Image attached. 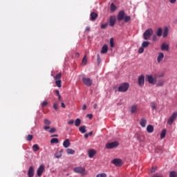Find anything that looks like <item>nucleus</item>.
I'll return each instance as SVG.
<instances>
[{
  "label": "nucleus",
  "mask_w": 177,
  "mask_h": 177,
  "mask_svg": "<svg viewBox=\"0 0 177 177\" xmlns=\"http://www.w3.org/2000/svg\"><path fill=\"white\" fill-rule=\"evenodd\" d=\"M73 172H75V174H80V175H87L88 174L85 167L81 166L73 168Z\"/></svg>",
  "instance_id": "1"
},
{
  "label": "nucleus",
  "mask_w": 177,
  "mask_h": 177,
  "mask_svg": "<svg viewBox=\"0 0 177 177\" xmlns=\"http://www.w3.org/2000/svg\"><path fill=\"white\" fill-rule=\"evenodd\" d=\"M129 89V84L124 82L118 88V92H127Z\"/></svg>",
  "instance_id": "2"
},
{
  "label": "nucleus",
  "mask_w": 177,
  "mask_h": 177,
  "mask_svg": "<svg viewBox=\"0 0 177 177\" xmlns=\"http://www.w3.org/2000/svg\"><path fill=\"white\" fill-rule=\"evenodd\" d=\"M153 35V29L148 28L143 34V38L145 40L150 39V37Z\"/></svg>",
  "instance_id": "3"
},
{
  "label": "nucleus",
  "mask_w": 177,
  "mask_h": 177,
  "mask_svg": "<svg viewBox=\"0 0 177 177\" xmlns=\"http://www.w3.org/2000/svg\"><path fill=\"white\" fill-rule=\"evenodd\" d=\"M176 118L177 112H174L167 120L168 125H172V124H174V122L176 120Z\"/></svg>",
  "instance_id": "4"
},
{
  "label": "nucleus",
  "mask_w": 177,
  "mask_h": 177,
  "mask_svg": "<svg viewBox=\"0 0 177 177\" xmlns=\"http://www.w3.org/2000/svg\"><path fill=\"white\" fill-rule=\"evenodd\" d=\"M82 82L86 86H92V84H93V81L89 77H82Z\"/></svg>",
  "instance_id": "5"
},
{
  "label": "nucleus",
  "mask_w": 177,
  "mask_h": 177,
  "mask_svg": "<svg viewBox=\"0 0 177 177\" xmlns=\"http://www.w3.org/2000/svg\"><path fill=\"white\" fill-rule=\"evenodd\" d=\"M44 171H45V166L44 165H41L37 169V176H42V174H44Z\"/></svg>",
  "instance_id": "6"
},
{
  "label": "nucleus",
  "mask_w": 177,
  "mask_h": 177,
  "mask_svg": "<svg viewBox=\"0 0 177 177\" xmlns=\"http://www.w3.org/2000/svg\"><path fill=\"white\" fill-rule=\"evenodd\" d=\"M117 146H118V142L117 141L109 142L106 145V149H114V147H117Z\"/></svg>",
  "instance_id": "7"
},
{
  "label": "nucleus",
  "mask_w": 177,
  "mask_h": 177,
  "mask_svg": "<svg viewBox=\"0 0 177 177\" xmlns=\"http://www.w3.org/2000/svg\"><path fill=\"white\" fill-rule=\"evenodd\" d=\"M112 162L115 167H122V160L119 158H115L112 160Z\"/></svg>",
  "instance_id": "8"
},
{
  "label": "nucleus",
  "mask_w": 177,
  "mask_h": 177,
  "mask_svg": "<svg viewBox=\"0 0 177 177\" xmlns=\"http://www.w3.org/2000/svg\"><path fill=\"white\" fill-rule=\"evenodd\" d=\"M138 85L139 86L145 85V75H141L138 77Z\"/></svg>",
  "instance_id": "9"
},
{
  "label": "nucleus",
  "mask_w": 177,
  "mask_h": 177,
  "mask_svg": "<svg viewBox=\"0 0 177 177\" xmlns=\"http://www.w3.org/2000/svg\"><path fill=\"white\" fill-rule=\"evenodd\" d=\"M124 17H125V12L124 10L120 11L118 15V21H121L124 20Z\"/></svg>",
  "instance_id": "10"
},
{
  "label": "nucleus",
  "mask_w": 177,
  "mask_h": 177,
  "mask_svg": "<svg viewBox=\"0 0 177 177\" xmlns=\"http://www.w3.org/2000/svg\"><path fill=\"white\" fill-rule=\"evenodd\" d=\"M116 18L115 16H111L109 17V26L111 27H114L115 25Z\"/></svg>",
  "instance_id": "11"
},
{
  "label": "nucleus",
  "mask_w": 177,
  "mask_h": 177,
  "mask_svg": "<svg viewBox=\"0 0 177 177\" xmlns=\"http://www.w3.org/2000/svg\"><path fill=\"white\" fill-rule=\"evenodd\" d=\"M146 80L149 82V84H154V77L151 75H146Z\"/></svg>",
  "instance_id": "12"
},
{
  "label": "nucleus",
  "mask_w": 177,
  "mask_h": 177,
  "mask_svg": "<svg viewBox=\"0 0 177 177\" xmlns=\"http://www.w3.org/2000/svg\"><path fill=\"white\" fill-rule=\"evenodd\" d=\"M97 13L93 12L90 14V20L91 21H95V20H96V19H97Z\"/></svg>",
  "instance_id": "13"
},
{
  "label": "nucleus",
  "mask_w": 177,
  "mask_h": 177,
  "mask_svg": "<svg viewBox=\"0 0 177 177\" xmlns=\"http://www.w3.org/2000/svg\"><path fill=\"white\" fill-rule=\"evenodd\" d=\"M161 50H166V52H168L169 50V45H168L167 43L162 44Z\"/></svg>",
  "instance_id": "14"
},
{
  "label": "nucleus",
  "mask_w": 177,
  "mask_h": 177,
  "mask_svg": "<svg viewBox=\"0 0 177 177\" xmlns=\"http://www.w3.org/2000/svg\"><path fill=\"white\" fill-rule=\"evenodd\" d=\"M28 177H33L34 176V167L30 166L28 171Z\"/></svg>",
  "instance_id": "15"
},
{
  "label": "nucleus",
  "mask_w": 177,
  "mask_h": 177,
  "mask_svg": "<svg viewBox=\"0 0 177 177\" xmlns=\"http://www.w3.org/2000/svg\"><path fill=\"white\" fill-rule=\"evenodd\" d=\"M162 60H164V53H159L157 57V62L158 63H161Z\"/></svg>",
  "instance_id": "16"
},
{
  "label": "nucleus",
  "mask_w": 177,
  "mask_h": 177,
  "mask_svg": "<svg viewBox=\"0 0 177 177\" xmlns=\"http://www.w3.org/2000/svg\"><path fill=\"white\" fill-rule=\"evenodd\" d=\"M109 51V47L107 46V44H104L101 49V53L102 55H104L105 53H107Z\"/></svg>",
  "instance_id": "17"
},
{
  "label": "nucleus",
  "mask_w": 177,
  "mask_h": 177,
  "mask_svg": "<svg viewBox=\"0 0 177 177\" xmlns=\"http://www.w3.org/2000/svg\"><path fill=\"white\" fill-rule=\"evenodd\" d=\"M88 154L90 158H93V157L95 156V154H96V151H95V149H90L88 151Z\"/></svg>",
  "instance_id": "18"
},
{
  "label": "nucleus",
  "mask_w": 177,
  "mask_h": 177,
  "mask_svg": "<svg viewBox=\"0 0 177 177\" xmlns=\"http://www.w3.org/2000/svg\"><path fill=\"white\" fill-rule=\"evenodd\" d=\"M153 131L154 127H153V125L149 124L147 127V132H148V133H153Z\"/></svg>",
  "instance_id": "19"
},
{
  "label": "nucleus",
  "mask_w": 177,
  "mask_h": 177,
  "mask_svg": "<svg viewBox=\"0 0 177 177\" xmlns=\"http://www.w3.org/2000/svg\"><path fill=\"white\" fill-rule=\"evenodd\" d=\"M71 144L70 143V140L69 139H66L64 142H63V146L65 147V149H67L68 147H70V145Z\"/></svg>",
  "instance_id": "20"
},
{
  "label": "nucleus",
  "mask_w": 177,
  "mask_h": 177,
  "mask_svg": "<svg viewBox=\"0 0 177 177\" xmlns=\"http://www.w3.org/2000/svg\"><path fill=\"white\" fill-rule=\"evenodd\" d=\"M136 111H138V106L132 105L131 106L130 113H131V114H134V113H136Z\"/></svg>",
  "instance_id": "21"
},
{
  "label": "nucleus",
  "mask_w": 177,
  "mask_h": 177,
  "mask_svg": "<svg viewBox=\"0 0 177 177\" xmlns=\"http://www.w3.org/2000/svg\"><path fill=\"white\" fill-rule=\"evenodd\" d=\"M146 124H147V120L145 118H142L140 122V125L142 127L145 128L146 127Z\"/></svg>",
  "instance_id": "22"
},
{
  "label": "nucleus",
  "mask_w": 177,
  "mask_h": 177,
  "mask_svg": "<svg viewBox=\"0 0 177 177\" xmlns=\"http://www.w3.org/2000/svg\"><path fill=\"white\" fill-rule=\"evenodd\" d=\"M169 31V29H168V28L166 27L164 28L163 33H162L163 38H167Z\"/></svg>",
  "instance_id": "23"
},
{
  "label": "nucleus",
  "mask_w": 177,
  "mask_h": 177,
  "mask_svg": "<svg viewBox=\"0 0 177 177\" xmlns=\"http://www.w3.org/2000/svg\"><path fill=\"white\" fill-rule=\"evenodd\" d=\"M80 132L85 133L86 132V126H82L79 128Z\"/></svg>",
  "instance_id": "24"
},
{
  "label": "nucleus",
  "mask_w": 177,
  "mask_h": 177,
  "mask_svg": "<svg viewBox=\"0 0 177 177\" xmlns=\"http://www.w3.org/2000/svg\"><path fill=\"white\" fill-rule=\"evenodd\" d=\"M162 35V28H159L156 31V36L161 37Z\"/></svg>",
  "instance_id": "25"
},
{
  "label": "nucleus",
  "mask_w": 177,
  "mask_h": 177,
  "mask_svg": "<svg viewBox=\"0 0 177 177\" xmlns=\"http://www.w3.org/2000/svg\"><path fill=\"white\" fill-rule=\"evenodd\" d=\"M117 10V6H115L114 3L111 4V12H114Z\"/></svg>",
  "instance_id": "26"
},
{
  "label": "nucleus",
  "mask_w": 177,
  "mask_h": 177,
  "mask_svg": "<svg viewBox=\"0 0 177 177\" xmlns=\"http://www.w3.org/2000/svg\"><path fill=\"white\" fill-rule=\"evenodd\" d=\"M167 134V130L165 129H164L160 134V139H164V138H165V135Z\"/></svg>",
  "instance_id": "27"
},
{
  "label": "nucleus",
  "mask_w": 177,
  "mask_h": 177,
  "mask_svg": "<svg viewBox=\"0 0 177 177\" xmlns=\"http://www.w3.org/2000/svg\"><path fill=\"white\" fill-rule=\"evenodd\" d=\"M75 127H80L81 125V119L77 118L75 121Z\"/></svg>",
  "instance_id": "28"
},
{
  "label": "nucleus",
  "mask_w": 177,
  "mask_h": 177,
  "mask_svg": "<svg viewBox=\"0 0 177 177\" xmlns=\"http://www.w3.org/2000/svg\"><path fill=\"white\" fill-rule=\"evenodd\" d=\"M123 20H124V23H128V21H129L131 20V16L124 15Z\"/></svg>",
  "instance_id": "29"
},
{
  "label": "nucleus",
  "mask_w": 177,
  "mask_h": 177,
  "mask_svg": "<svg viewBox=\"0 0 177 177\" xmlns=\"http://www.w3.org/2000/svg\"><path fill=\"white\" fill-rule=\"evenodd\" d=\"M149 45H150V42H149V41H143L142 43V47H143V48H148Z\"/></svg>",
  "instance_id": "30"
},
{
  "label": "nucleus",
  "mask_w": 177,
  "mask_h": 177,
  "mask_svg": "<svg viewBox=\"0 0 177 177\" xmlns=\"http://www.w3.org/2000/svg\"><path fill=\"white\" fill-rule=\"evenodd\" d=\"M169 177H177V172L175 171H170Z\"/></svg>",
  "instance_id": "31"
},
{
  "label": "nucleus",
  "mask_w": 177,
  "mask_h": 177,
  "mask_svg": "<svg viewBox=\"0 0 177 177\" xmlns=\"http://www.w3.org/2000/svg\"><path fill=\"white\" fill-rule=\"evenodd\" d=\"M32 149H33V151H38V150H39V146H38V145L37 144H35L32 146Z\"/></svg>",
  "instance_id": "32"
},
{
  "label": "nucleus",
  "mask_w": 177,
  "mask_h": 177,
  "mask_svg": "<svg viewBox=\"0 0 177 177\" xmlns=\"http://www.w3.org/2000/svg\"><path fill=\"white\" fill-rule=\"evenodd\" d=\"M156 85L157 86H162V85H164V81L162 80H159Z\"/></svg>",
  "instance_id": "33"
},
{
  "label": "nucleus",
  "mask_w": 177,
  "mask_h": 177,
  "mask_svg": "<svg viewBox=\"0 0 177 177\" xmlns=\"http://www.w3.org/2000/svg\"><path fill=\"white\" fill-rule=\"evenodd\" d=\"M51 145H53V143H59V139L58 138H53L50 140Z\"/></svg>",
  "instance_id": "34"
},
{
  "label": "nucleus",
  "mask_w": 177,
  "mask_h": 177,
  "mask_svg": "<svg viewBox=\"0 0 177 177\" xmlns=\"http://www.w3.org/2000/svg\"><path fill=\"white\" fill-rule=\"evenodd\" d=\"M60 78H62V73H58L57 75H55V77H54V79L57 81V80H60Z\"/></svg>",
  "instance_id": "35"
},
{
  "label": "nucleus",
  "mask_w": 177,
  "mask_h": 177,
  "mask_svg": "<svg viewBox=\"0 0 177 177\" xmlns=\"http://www.w3.org/2000/svg\"><path fill=\"white\" fill-rule=\"evenodd\" d=\"M66 153H67V154H74V153H75V151H74L72 149H68L66 150Z\"/></svg>",
  "instance_id": "36"
},
{
  "label": "nucleus",
  "mask_w": 177,
  "mask_h": 177,
  "mask_svg": "<svg viewBox=\"0 0 177 177\" xmlns=\"http://www.w3.org/2000/svg\"><path fill=\"white\" fill-rule=\"evenodd\" d=\"M55 84L58 88H62V80H56Z\"/></svg>",
  "instance_id": "37"
},
{
  "label": "nucleus",
  "mask_w": 177,
  "mask_h": 177,
  "mask_svg": "<svg viewBox=\"0 0 177 177\" xmlns=\"http://www.w3.org/2000/svg\"><path fill=\"white\" fill-rule=\"evenodd\" d=\"M44 122L46 126L50 125V124H52V122H50V120H49L48 119H44Z\"/></svg>",
  "instance_id": "38"
},
{
  "label": "nucleus",
  "mask_w": 177,
  "mask_h": 177,
  "mask_svg": "<svg viewBox=\"0 0 177 177\" xmlns=\"http://www.w3.org/2000/svg\"><path fill=\"white\" fill-rule=\"evenodd\" d=\"M151 107L152 110H157V106L156 105V102H151Z\"/></svg>",
  "instance_id": "39"
},
{
  "label": "nucleus",
  "mask_w": 177,
  "mask_h": 177,
  "mask_svg": "<svg viewBox=\"0 0 177 177\" xmlns=\"http://www.w3.org/2000/svg\"><path fill=\"white\" fill-rule=\"evenodd\" d=\"M88 63V59L86 58V55H84V57L82 59V64H86Z\"/></svg>",
  "instance_id": "40"
},
{
  "label": "nucleus",
  "mask_w": 177,
  "mask_h": 177,
  "mask_svg": "<svg viewBox=\"0 0 177 177\" xmlns=\"http://www.w3.org/2000/svg\"><path fill=\"white\" fill-rule=\"evenodd\" d=\"M110 46H111V48H114V39L113 38L110 39Z\"/></svg>",
  "instance_id": "41"
},
{
  "label": "nucleus",
  "mask_w": 177,
  "mask_h": 177,
  "mask_svg": "<svg viewBox=\"0 0 177 177\" xmlns=\"http://www.w3.org/2000/svg\"><path fill=\"white\" fill-rule=\"evenodd\" d=\"M32 138H34V136L31 134H29L26 138V140L31 141L32 140Z\"/></svg>",
  "instance_id": "42"
},
{
  "label": "nucleus",
  "mask_w": 177,
  "mask_h": 177,
  "mask_svg": "<svg viewBox=\"0 0 177 177\" xmlns=\"http://www.w3.org/2000/svg\"><path fill=\"white\" fill-rule=\"evenodd\" d=\"M96 177H107V174L105 173H101L97 174Z\"/></svg>",
  "instance_id": "43"
},
{
  "label": "nucleus",
  "mask_w": 177,
  "mask_h": 177,
  "mask_svg": "<svg viewBox=\"0 0 177 177\" xmlns=\"http://www.w3.org/2000/svg\"><path fill=\"white\" fill-rule=\"evenodd\" d=\"M48 132L49 133H55V132H56V129L55 127H53L48 131Z\"/></svg>",
  "instance_id": "44"
},
{
  "label": "nucleus",
  "mask_w": 177,
  "mask_h": 177,
  "mask_svg": "<svg viewBox=\"0 0 177 177\" xmlns=\"http://www.w3.org/2000/svg\"><path fill=\"white\" fill-rule=\"evenodd\" d=\"M55 158H60V157H62V153H57L55 154Z\"/></svg>",
  "instance_id": "45"
},
{
  "label": "nucleus",
  "mask_w": 177,
  "mask_h": 177,
  "mask_svg": "<svg viewBox=\"0 0 177 177\" xmlns=\"http://www.w3.org/2000/svg\"><path fill=\"white\" fill-rule=\"evenodd\" d=\"M145 52V48L143 47H140L138 50V53H143Z\"/></svg>",
  "instance_id": "46"
},
{
  "label": "nucleus",
  "mask_w": 177,
  "mask_h": 177,
  "mask_svg": "<svg viewBox=\"0 0 177 177\" xmlns=\"http://www.w3.org/2000/svg\"><path fill=\"white\" fill-rule=\"evenodd\" d=\"M53 109H54L56 111H57V110L59 109V107L57 106V103H55V104H53Z\"/></svg>",
  "instance_id": "47"
},
{
  "label": "nucleus",
  "mask_w": 177,
  "mask_h": 177,
  "mask_svg": "<svg viewBox=\"0 0 177 177\" xmlns=\"http://www.w3.org/2000/svg\"><path fill=\"white\" fill-rule=\"evenodd\" d=\"M43 128L44 131H48V129H50V126L46 125V126H44Z\"/></svg>",
  "instance_id": "48"
},
{
  "label": "nucleus",
  "mask_w": 177,
  "mask_h": 177,
  "mask_svg": "<svg viewBox=\"0 0 177 177\" xmlns=\"http://www.w3.org/2000/svg\"><path fill=\"white\" fill-rule=\"evenodd\" d=\"M68 125H73L74 124V120H71L68 121Z\"/></svg>",
  "instance_id": "49"
},
{
  "label": "nucleus",
  "mask_w": 177,
  "mask_h": 177,
  "mask_svg": "<svg viewBox=\"0 0 177 177\" xmlns=\"http://www.w3.org/2000/svg\"><path fill=\"white\" fill-rule=\"evenodd\" d=\"M47 105H48V102H46V101H44L41 103V107H45V106H47Z\"/></svg>",
  "instance_id": "50"
},
{
  "label": "nucleus",
  "mask_w": 177,
  "mask_h": 177,
  "mask_svg": "<svg viewBox=\"0 0 177 177\" xmlns=\"http://www.w3.org/2000/svg\"><path fill=\"white\" fill-rule=\"evenodd\" d=\"M97 62L98 64H100V55H97Z\"/></svg>",
  "instance_id": "51"
},
{
  "label": "nucleus",
  "mask_w": 177,
  "mask_h": 177,
  "mask_svg": "<svg viewBox=\"0 0 177 177\" xmlns=\"http://www.w3.org/2000/svg\"><path fill=\"white\" fill-rule=\"evenodd\" d=\"M107 26H109L108 24H104L101 25V28H106V27H107Z\"/></svg>",
  "instance_id": "52"
},
{
  "label": "nucleus",
  "mask_w": 177,
  "mask_h": 177,
  "mask_svg": "<svg viewBox=\"0 0 177 177\" xmlns=\"http://www.w3.org/2000/svg\"><path fill=\"white\" fill-rule=\"evenodd\" d=\"M162 77H164V73H161L160 74H159L158 75V78H162Z\"/></svg>",
  "instance_id": "53"
},
{
  "label": "nucleus",
  "mask_w": 177,
  "mask_h": 177,
  "mask_svg": "<svg viewBox=\"0 0 177 177\" xmlns=\"http://www.w3.org/2000/svg\"><path fill=\"white\" fill-rule=\"evenodd\" d=\"M87 117H88V118H89L90 120H92V118H93V115H92V114H88V115H87Z\"/></svg>",
  "instance_id": "54"
},
{
  "label": "nucleus",
  "mask_w": 177,
  "mask_h": 177,
  "mask_svg": "<svg viewBox=\"0 0 177 177\" xmlns=\"http://www.w3.org/2000/svg\"><path fill=\"white\" fill-rule=\"evenodd\" d=\"M61 106L63 109H66V104L64 102L61 103Z\"/></svg>",
  "instance_id": "55"
},
{
  "label": "nucleus",
  "mask_w": 177,
  "mask_h": 177,
  "mask_svg": "<svg viewBox=\"0 0 177 177\" xmlns=\"http://www.w3.org/2000/svg\"><path fill=\"white\" fill-rule=\"evenodd\" d=\"M152 39L153 41H157V36L153 35Z\"/></svg>",
  "instance_id": "56"
},
{
  "label": "nucleus",
  "mask_w": 177,
  "mask_h": 177,
  "mask_svg": "<svg viewBox=\"0 0 177 177\" xmlns=\"http://www.w3.org/2000/svg\"><path fill=\"white\" fill-rule=\"evenodd\" d=\"M55 93L56 95H57V96L60 95V92L59 91V90H56Z\"/></svg>",
  "instance_id": "57"
},
{
  "label": "nucleus",
  "mask_w": 177,
  "mask_h": 177,
  "mask_svg": "<svg viewBox=\"0 0 177 177\" xmlns=\"http://www.w3.org/2000/svg\"><path fill=\"white\" fill-rule=\"evenodd\" d=\"M85 31H87V32L91 31V28L86 27V29H85Z\"/></svg>",
  "instance_id": "58"
},
{
  "label": "nucleus",
  "mask_w": 177,
  "mask_h": 177,
  "mask_svg": "<svg viewBox=\"0 0 177 177\" xmlns=\"http://www.w3.org/2000/svg\"><path fill=\"white\" fill-rule=\"evenodd\" d=\"M170 3H175L176 2V0H169Z\"/></svg>",
  "instance_id": "59"
},
{
  "label": "nucleus",
  "mask_w": 177,
  "mask_h": 177,
  "mask_svg": "<svg viewBox=\"0 0 177 177\" xmlns=\"http://www.w3.org/2000/svg\"><path fill=\"white\" fill-rule=\"evenodd\" d=\"M58 100L59 102H62V95H58Z\"/></svg>",
  "instance_id": "60"
},
{
  "label": "nucleus",
  "mask_w": 177,
  "mask_h": 177,
  "mask_svg": "<svg viewBox=\"0 0 177 177\" xmlns=\"http://www.w3.org/2000/svg\"><path fill=\"white\" fill-rule=\"evenodd\" d=\"M89 136L88 133H86L84 134V138H86V139H88V137Z\"/></svg>",
  "instance_id": "61"
},
{
  "label": "nucleus",
  "mask_w": 177,
  "mask_h": 177,
  "mask_svg": "<svg viewBox=\"0 0 177 177\" xmlns=\"http://www.w3.org/2000/svg\"><path fill=\"white\" fill-rule=\"evenodd\" d=\"M87 134H88V136H92V135H93V132L91 131L90 133H88Z\"/></svg>",
  "instance_id": "62"
},
{
  "label": "nucleus",
  "mask_w": 177,
  "mask_h": 177,
  "mask_svg": "<svg viewBox=\"0 0 177 177\" xmlns=\"http://www.w3.org/2000/svg\"><path fill=\"white\" fill-rule=\"evenodd\" d=\"M86 109V105L84 104L82 107V110H85Z\"/></svg>",
  "instance_id": "63"
},
{
  "label": "nucleus",
  "mask_w": 177,
  "mask_h": 177,
  "mask_svg": "<svg viewBox=\"0 0 177 177\" xmlns=\"http://www.w3.org/2000/svg\"><path fill=\"white\" fill-rule=\"evenodd\" d=\"M75 56H76V57H80V53H77L75 54Z\"/></svg>",
  "instance_id": "64"
}]
</instances>
